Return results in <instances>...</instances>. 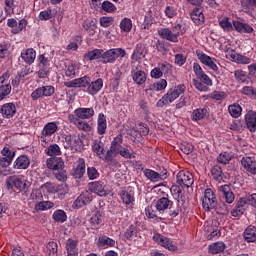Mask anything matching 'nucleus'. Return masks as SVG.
Instances as JSON below:
<instances>
[{"label":"nucleus","instance_id":"f257e3e1","mask_svg":"<svg viewBox=\"0 0 256 256\" xmlns=\"http://www.w3.org/2000/svg\"><path fill=\"white\" fill-rule=\"evenodd\" d=\"M193 71L198 79H193L194 87L197 89V91L207 93V91H209V87L213 86V80H211V77H209V75L203 71V68L199 63L193 64Z\"/></svg>","mask_w":256,"mask_h":256},{"label":"nucleus","instance_id":"f03ea898","mask_svg":"<svg viewBox=\"0 0 256 256\" xmlns=\"http://www.w3.org/2000/svg\"><path fill=\"white\" fill-rule=\"evenodd\" d=\"M185 89H187V86H185V84H179L176 87L169 89L167 93L160 100L157 101L156 107H165V105L173 103L175 99L185 93Z\"/></svg>","mask_w":256,"mask_h":256},{"label":"nucleus","instance_id":"7ed1b4c3","mask_svg":"<svg viewBox=\"0 0 256 256\" xmlns=\"http://www.w3.org/2000/svg\"><path fill=\"white\" fill-rule=\"evenodd\" d=\"M126 55L127 51L123 48H111L106 51L102 49V60H100V63H103V65L113 64L119 57L123 59Z\"/></svg>","mask_w":256,"mask_h":256},{"label":"nucleus","instance_id":"20e7f679","mask_svg":"<svg viewBox=\"0 0 256 256\" xmlns=\"http://www.w3.org/2000/svg\"><path fill=\"white\" fill-rule=\"evenodd\" d=\"M63 146L65 149H70L71 151H81L83 149V140L79 135H64Z\"/></svg>","mask_w":256,"mask_h":256},{"label":"nucleus","instance_id":"39448f33","mask_svg":"<svg viewBox=\"0 0 256 256\" xmlns=\"http://www.w3.org/2000/svg\"><path fill=\"white\" fill-rule=\"evenodd\" d=\"M10 77L11 73L9 71L4 72L0 76V102L4 101V99H7V97L11 95L13 88L11 86V82H9Z\"/></svg>","mask_w":256,"mask_h":256},{"label":"nucleus","instance_id":"423d86ee","mask_svg":"<svg viewBox=\"0 0 256 256\" xmlns=\"http://www.w3.org/2000/svg\"><path fill=\"white\" fill-rule=\"evenodd\" d=\"M123 149V135H116L111 141L110 148L107 150V156L110 158V161L117 159L119 157V152Z\"/></svg>","mask_w":256,"mask_h":256},{"label":"nucleus","instance_id":"0eeeda50","mask_svg":"<svg viewBox=\"0 0 256 256\" xmlns=\"http://www.w3.org/2000/svg\"><path fill=\"white\" fill-rule=\"evenodd\" d=\"M46 166L51 171H54V175L58 181H67V172L63 170L65 167L64 161H47ZM55 171H57L55 173Z\"/></svg>","mask_w":256,"mask_h":256},{"label":"nucleus","instance_id":"6e6552de","mask_svg":"<svg viewBox=\"0 0 256 256\" xmlns=\"http://www.w3.org/2000/svg\"><path fill=\"white\" fill-rule=\"evenodd\" d=\"M55 95V87L52 85H46L36 88L30 94L32 101H39V99H44V97H53Z\"/></svg>","mask_w":256,"mask_h":256},{"label":"nucleus","instance_id":"1a4fd4ad","mask_svg":"<svg viewBox=\"0 0 256 256\" xmlns=\"http://www.w3.org/2000/svg\"><path fill=\"white\" fill-rule=\"evenodd\" d=\"M202 207L205 209V211H211V209L217 207V197L215 196V192H213V190L210 188H207L204 191Z\"/></svg>","mask_w":256,"mask_h":256},{"label":"nucleus","instance_id":"9d476101","mask_svg":"<svg viewBox=\"0 0 256 256\" xmlns=\"http://www.w3.org/2000/svg\"><path fill=\"white\" fill-rule=\"evenodd\" d=\"M101 139H103V137L92 141V151L99 159H102V161H110L107 150L105 149V144Z\"/></svg>","mask_w":256,"mask_h":256},{"label":"nucleus","instance_id":"9b49d317","mask_svg":"<svg viewBox=\"0 0 256 256\" xmlns=\"http://www.w3.org/2000/svg\"><path fill=\"white\" fill-rule=\"evenodd\" d=\"M197 57L203 65L209 67L215 73H219V67L217 66V59L211 57L204 52H197Z\"/></svg>","mask_w":256,"mask_h":256},{"label":"nucleus","instance_id":"f8f14e48","mask_svg":"<svg viewBox=\"0 0 256 256\" xmlns=\"http://www.w3.org/2000/svg\"><path fill=\"white\" fill-rule=\"evenodd\" d=\"M176 179V183L180 185V187H186L187 189H189V187L195 183L193 174H191V172H185L184 170L178 172Z\"/></svg>","mask_w":256,"mask_h":256},{"label":"nucleus","instance_id":"ddd939ff","mask_svg":"<svg viewBox=\"0 0 256 256\" xmlns=\"http://www.w3.org/2000/svg\"><path fill=\"white\" fill-rule=\"evenodd\" d=\"M93 201V192L91 190H86L82 192L78 198L74 201V207L81 209V207H85V205H89Z\"/></svg>","mask_w":256,"mask_h":256},{"label":"nucleus","instance_id":"4468645a","mask_svg":"<svg viewBox=\"0 0 256 256\" xmlns=\"http://www.w3.org/2000/svg\"><path fill=\"white\" fill-rule=\"evenodd\" d=\"M3 119H13L17 114V106L13 102L5 103L0 108Z\"/></svg>","mask_w":256,"mask_h":256},{"label":"nucleus","instance_id":"2eb2a0df","mask_svg":"<svg viewBox=\"0 0 256 256\" xmlns=\"http://www.w3.org/2000/svg\"><path fill=\"white\" fill-rule=\"evenodd\" d=\"M57 131H59V122H48L42 129V136L40 137L41 141L45 143L47 141L46 137H51V135H54Z\"/></svg>","mask_w":256,"mask_h":256},{"label":"nucleus","instance_id":"dca6fc26","mask_svg":"<svg viewBox=\"0 0 256 256\" xmlns=\"http://www.w3.org/2000/svg\"><path fill=\"white\" fill-rule=\"evenodd\" d=\"M153 240L158 243V245H161V247L168 249V251H177V246L173 244V241L161 234H155Z\"/></svg>","mask_w":256,"mask_h":256},{"label":"nucleus","instance_id":"f3484780","mask_svg":"<svg viewBox=\"0 0 256 256\" xmlns=\"http://www.w3.org/2000/svg\"><path fill=\"white\" fill-rule=\"evenodd\" d=\"M244 122L246 125V129L250 131V133H256V112L253 110H249L244 116Z\"/></svg>","mask_w":256,"mask_h":256},{"label":"nucleus","instance_id":"a211bd4d","mask_svg":"<svg viewBox=\"0 0 256 256\" xmlns=\"http://www.w3.org/2000/svg\"><path fill=\"white\" fill-rule=\"evenodd\" d=\"M228 55L231 59V61H233V63H237L238 65H250L251 63V58L242 55L240 53H237L235 50L231 49L228 52Z\"/></svg>","mask_w":256,"mask_h":256},{"label":"nucleus","instance_id":"6ab92c4d","mask_svg":"<svg viewBox=\"0 0 256 256\" xmlns=\"http://www.w3.org/2000/svg\"><path fill=\"white\" fill-rule=\"evenodd\" d=\"M158 35L161 39H165V41H169L170 43H179L177 34H174L171 28H160L158 30Z\"/></svg>","mask_w":256,"mask_h":256},{"label":"nucleus","instance_id":"aec40b11","mask_svg":"<svg viewBox=\"0 0 256 256\" xmlns=\"http://www.w3.org/2000/svg\"><path fill=\"white\" fill-rule=\"evenodd\" d=\"M92 187L94 193L99 195V197H107V195H111V190H109V186L105 184L103 181H97L92 183Z\"/></svg>","mask_w":256,"mask_h":256},{"label":"nucleus","instance_id":"412c9836","mask_svg":"<svg viewBox=\"0 0 256 256\" xmlns=\"http://www.w3.org/2000/svg\"><path fill=\"white\" fill-rule=\"evenodd\" d=\"M20 57L27 65H33L35 63V59H37V52L35 49L29 48L23 50Z\"/></svg>","mask_w":256,"mask_h":256},{"label":"nucleus","instance_id":"4be33fe9","mask_svg":"<svg viewBox=\"0 0 256 256\" xmlns=\"http://www.w3.org/2000/svg\"><path fill=\"white\" fill-rule=\"evenodd\" d=\"M101 89H103V78H98L95 81L89 82L86 93H88V95L95 96L99 91H101Z\"/></svg>","mask_w":256,"mask_h":256},{"label":"nucleus","instance_id":"5701e85b","mask_svg":"<svg viewBox=\"0 0 256 256\" xmlns=\"http://www.w3.org/2000/svg\"><path fill=\"white\" fill-rule=\"evenodd\" d=\"M84 61H103V49H93L84 54Z\"/></svg>","mask_w":256,"mask_h":256},{"label":"nucleus","instance_id":"b1692460","mask_svg":"<svg viewBox=\"0 0 256 256\" xmlns=\"http://www.w3.org/2000/svg\"><path fill=\"white\" fill-rule=\"evenodd\" d=\"M233 27L237 33L251 34L253 31H255L253 26L249 25L248 23H243L239 20H233Z\"/></svg>","mask_w":256,"mask_h":256},{"label":"nucleus","instance_id":"393cba45","mask_svg":"<svg viewBox=\"0 0 256 256\" xmlns=\"http://www.w3.org/2000/svg\"><path fill=\"white\" fill-rule=\"evenodd\" d=\"M191 20L197 26L205 23V14H203V8H195L190 14Z\"/></svg>","mask_w":256,"mask_h":256},{"label":"nucleus","instance_id":"a878e982","mask_svg":"<svg viewBox=\"0 0 256 256\" xmlns=\"http://www.w3.org/2000/svg\"><path fill=\"white\" fill-rule=\"evenodd\" d=\"M74 114L78 119H91L95 115V110L93 108H77L74 110Z\"/></svg>","mask_w":256,"mask_h":256},{"label":"nucleus","instance_id":"bb28decb","mask_svg":"<svg viewBox=\"0 0 256 256\" xmlns=\"http://www.w3.org/2000/svg\"><path fill=\"white\" fill-rule=\"evenodd\" d=\"M131 75L132 80L134 81V83H136V85H145V83L147 82V73H145V71L143 70H132Z\"/></svg>","mask_w":256,"mask_h":256},{"label":"nucleus","instance_id":"cd10ccee","mask_svg":"<svg viewBox=\"0 0 256 256\" xmlns=\"http://www.w3.org/2000/svg\"><path fill=\"white\" fill-rule=\"evenodd\" d=\"M147 51L143 47V44H137L135 49L132 52L131 59L132 61H141L145 59Z\"/></svg>","mask_w":256,"mask_h":256},{"label":"nucleus","instance_id":"c85d7f7f","mask_svg":"<svg viewBox=\"0 0 256 256\" xmlns=\"http://www.w3.org/2000/svg\"><path fill=\"white\" fill-rule=\"evenodd\" d=\"M97 133L98 135H105L107 133V116L103 113L98 114Z\"/></svg>","mask_w":256,"mask_h":256},{"label":"nucleus","instance_id":"c756f323","mask_svg":"<svg viewBox=\"0 0 256 256\" xmlns=\"http://www.w3.org/2000/svg\"><path fill=\"white\" fill-rule=\"evenodd\" d=\"M245 205H247V199L240 198L235 208L231 211L232 217H241L245 213Z\"/></svg>","mask_w":256,"mask_h":256},{"label":"nucleus","instance_id":"7c9ffc66","mask_svg":"<svg viewBox=\"0 0 256 256\" xmlns=\"http://www.w3.org/2000/svg\"><path fill=\"white\" fill-rule=\"evenodd\" d=\"M220 193H222V197L225 199L226 203H233L235 201V194L231 191V186L223 185L219 189Z\"/></svg>","mask_w":256,"mask_h":256},{"label":"nucleus","instance_id":"2f4dec72","mask_svg":"<svg viewBox=\"0 0 256 256\" xmlns=\"http://www.w3.org/2000/svg\"><path fill=\"white\" fill-rule=\"evenodd\" d=\"M65 75L66 77H69V79H75V77L79 75V66L72 62H68L65 68Z\"/></svg>","mask_w":256,"mask_h":256},{"label":"nucleus","instance_id":"473e14b6","mask_svg":"<svg viewBox=\"0 0 256 256\" xmlns=\"http://www.w3.org/2000/svg\"><path fill=\"white\" fill-rule=\"evenodd\" d=\"M83 29L88 33L89 37H93L97 33V22L94 20H85L82 24Z\"/></svg>","mask_w":256,"mask_h":256},{"label":"nucleus","instance_id":"72a5a7b5","mask_svg":"<svg viewBox=\"0 0 256 256\" xmlns=\"http://www.w3.org/2000/svg\"><path fill=\"white\" fill-rule=\"evenodd\" d=\"M207 113H209L207 108H197L192 111L190 117L193 121H203L207 117Z\"/></svg>","mask_w":256,"mask_h":256},{"label":"nucleus","instance_id":"f704fd0d","mask_svg":"<svg viewBox=\"0 0 256 256\" xmlns=\"http://www.w3.org/2000/svg\"><path fill=\"white\" fill-rule=\"evenodd\" d=\"M131 133L132 135H135L136 139H140L141 137L149 135V126L145 123H140L138 130L132 129Z\"/></svg>","mask_w":256,"mask_h":256},{"label":"nucleus","instance_id":"c9c22d12","mask_svg":"<svg viewBox=\"0 0 256 256\" xmlns=\"http://www.w3.org/2000/svg\"><path fill=\"white\" fill-rule=\"evenodd\" d=\"M171 200L167 197H162L156 201V209L158 213H163L166 209H169V206L171 205Z\"/></svg>","mask_w":256,"mask_h":256},{"label":"nucleus","instance_id":"e433bc0d","mask_svg":"<svg viewBox=\"0 0 256 256\" xmlns=\"http://www.w3.org/2000/svg\"><path fill=\"white\" fill-rule=\"evenodd\" d=\"M234 79H236L237 83L249 85V76L247 75V72L241 69L234 71Z\"/></svg>","mask_w":256,"mask_h":256},{"label":"nucleus","instance_id":"4c0bfd02","mask_svg":"<svg viewBox=\"0 0 256 256\" xmlns=\"http://www.w3.org/2000/svg\"><path fill=\"white\" fill-rule=\"evenodd\" d=\"M228 112L234 119H238L241 117V113H243V108L239 103H234L228 106Z\"/></svg>","mask_w":256,"mask_h":256},{"label":"nucleus","instance_id":"58836bf2","mask_svg":"<svg viewBox=\"0 0 256 256\" xmlns=\"http://www.w3.org/2000/svg\"><path fill=\"white\" fill-rule=\"evenodd\" d=\"M172 32H174V35L179 39L181 35H185L187 33V28H185V25L179 23V22H174L170 28Z\"/></svg>","mask_w":256,"mask_h":256},{"label":"nucleus","instance_id":"ea45409f","mask_svg":"<svg viewBox=\"0 0 256 256\" xmlns=\"http://www.w3.org/2000/svg\"><path fill=\"white\" fill-rule=\"evenodd\" d=\"M244 239L247 243H255L256 241V228L249 226L244 232Z\"/></svg>","mask_w":256,"mask_h":256},{"label":"nucleus","instance_id":"a19ab883","mask_svg":"<svg viewBox=\"0 0 256 256\" xmlns=\"http://www.w3.org/2000/svg\"><path fill=\"white\" fill-rule=\"evenodd\" d=\"M164 15L166 19H175L178 15L177 6L173 4L167 5L164 9Z\"/></svg>","mask_w":256,"mask_h":256},{"label":"nucleus","instance_id":"79ce46f5","mask_svg":"<svg viewBox=\"0 0 256 256\" xmlns=\"http://www.w3.org/2000/svg\"><path fill=\"white\" fill-rule=\"evenodd\" d=\"M119 195L124 205H131L135 201L133 194L127 190H121Z\"/></svg>","mask_w":256,"mask_h":256},{"label":"nucleus","instance_id":"37998d69","mask_svg":"<svg viewBox=\"0 0 256 256\" xmlns=\"http://www.w3.org/2000/svg\"><path fill=\"white\" fill-rule=\"evenodd\" d=\"M120 29L124 33H131V30L133 29V21L131 18H123L120 21Z\"/></svg>","mask_w":256,"mask_h":256},{"label":"nucleus","instance_id":"c03bdc74","mask_svg":"<svg viewBox=\"0 0 256 256\" xmlns=\"http://www.w3.org/2000/svg\"><path fill=\"white\" fill-rule=\"evenodd\" d=\"M124 237L125 239H127L128 241H133L134 239L137 238V226L135 225H130L125 233H124Z\"/></svg>","mask_w":256,"mask_h":256},{"label":"nucleus","instance_id":"a18cd8bd","mask_svg":"<svg viewBox=\"0 0 256 256\" xmlns=\"http://www.w3.org/2000/svg\"><path fill=\"white\" fill-rule=\"evenodd\" d=\"M225 251V243L216 242L209 246V253L212 255H217V253H223Z\"/></svg>","mask_w":256,"mask_h":256},{"label":"nucleus","instance_id":"49530a36","mask_svg":"<svg viewBox=\"0 0 256 256\" xmlns=\"http://www.w3.org/2000/svg\"><path fill=\"white\" fill-rule=\"evenodd\" d=\"M240 93H242V95H245L246 97H249V99H256V88L253 86L242 87Z\"/></svg>","mask_w":256,"mask_h":256},{"label":"nucleus","instance_id":"de8ad7c7","mask_svg":"<svg viewBox=\"0 0 256 256\" xmlns=\"http://www.w3.org/2000/svg\"><path fill=\"white\" fill-rule=\"evenodd\" d=\"M11 161L0 162V175H11L13 173V168H10Z\"/></svg>","mask_w":256,"mask_h":256},{"label":"nucleus","instance_id":"09e8293b","mask_svg":"<svg viewBox=\"0 0 256 256\" xmlns=\"http://www.w3.org/2000/svg\"><path fill=\"white\" fill-rule=\"evenodd\" d=\"M46 155H48V157H57L61 155V147H59L57 144H51L46 149Z\"/></svg>","mask_w":256,"mask_h":256},{"label":"nucleus","instance_id":"8fccbe9b","mask_svg":"<svg viewBox=\"0 0 256 256\" xmlns=\"http://www.w3.org/2000/svg\"><path fill=\"white\" fill-rule=\"evenodd\" d=\"M76 88L87 89L89 87V83H91V77L83 76L80 78H76Z\"/></svg>","mask_w":256,"mask_h":256},{"label":"nucleus","instance_id":"3c124183","mask_svg":"<svg viewBox=\"0 0 256 256\" xmlns=\"http://www.w3.org/2000/svg\"><path fill=\"white\" fill-rule=\"evenodd\" d=\"M52 218L56 223H65V221H67V214L63 210H56L53 213Z\"/></svg>","mask_w":256,"mask_h":256},{"label":"nucleus","instance_id":"603ef678","mask_svg":"<svg viewBox=\"0 0 256 256\" xmlns=\"http://www.w3.org/2000/svg\"><path fill=\"white\" fill-rule=\"evenodd\" d=\"M72 175L75 179H81L85 175V162L79 164L76 168L73 169Z\"/></svg>","mask_w":256,"mask_h":256},{"label":"nucleus","instance_id":"864d4df0","mask_svg":"<svg viewBox=\"0 0 256 256\" xmlns=\"http://www.w3.org/2000/svg\"><path fill=\"white\" fill-rule=\"evenodd\" d=\"M46 251L49 256H58L59 246L57 242H49L46 246Z\"/></svg>","mask_w":256,"mask_h":256},{"label":"nucleus","instance_id":"5fc2aeb1","mask_svg":"<svg viewBox=\"0 0 256 256\" xmlns=\"http://www.w3.org/2000/svg\"><path fill=\"white\" fill-rule=\"evenodd\" d=\"M1 155L4 157V161H13L15 159V151L9 147H4L1 151Z\"/></svg>","mask_w":256,"mask_h":256},{"label":"nucleus","instance_id":"6e6d98bb","mask_svg":"<svg viewBox=\"0 0 256 256\" xmlns=\"http://www.w3.org/2000/svg\"><path fill=\"white\" fill-rule=\"evenodd\" d=\"M12 181H14V187L18 191H23L27 187V183L23 178H19L18 176H12Z\"/></svg>","mask_w":256,"mask_h":256},{"label":"nucleus","instance_id":"4d7b16f0","mask_svg":"<svg viewBox=\"0 0 256 256\" xmlns=\"http://www.w3.org/2000/svg\"><path fill=\"white\" fill-rule=\"evenodd\" d=\"M100 9H102V11H105V13H115V11H117V6L106 0L102 2Z\"/></svg>","mask_w":256,"mask_h":256},{"label":"nucleus","instance_id":"13d9d810","mask_svg":"<svg viewBox=\"0 0 256 256\" xmlns=\"http://www.w3.org/2000/svg\"><path fill=\"white\" fill-rule=\"evenodd\" d=\"M37 65L38 67H43V68H49V66L51 65V61L49 60L48 57H46L45 54H40L37 57Z\"/></svg>","mask_w":256,"mask_h":256},{"label":"nucleus","instance_id":"bf43d9fd","mask_svg":"<svg viewBox=\"0 0 256 256\" xmlns=\"http://www.w3.org/2000/svg\"><path fill=\"white\" fill-rule=\"evenodd\" d=\"M241 165H243L249 173L256 175V161H241Z\"/></svg>","mask_w":256,"mask_h":256},{"label":"nucleus","instance_id":"052dcab7","mask_svg":"<svg viewBox=\"0 0 256 256\" xmlns=\"http://www.w3.org/2000/svg\"><path fill=\"white\" fill-rule=\"evenodd\" d=\"M219 25L223 30L228 32H231L233 29H235L233 22L231 23L227 17H224L222 20H220Z\"/></svg>","mask_w":256,"mask_h":256},{"label":"nucleus","instance_id":"680f3d73","mask_svg":"<svg viewBox=\"0 0 256 256\" xmlns=\"http://www.w3.org/2000/svg\"><path fill=\"white\" fill-rule=\"evenodd\" d=\"M211 173L213 179H215L216 181H221V179H223V169L221 168V166H213Z\"/></svg>","mask_w":256,"mask_h":256},{"label":"nucleus","instance_id":"e2e57ef3","mask_svg":"<svg viewBox=\"0 0 256 256\" xmlns=\"http://www.w3.org/2000/svg\"><path fill=\"white\" fill-rule=\"evenodd\" d=\"M99 245L100 247H115V240L107 236H102L99 238Z\"/></svg>","mask_w":256,"mask_h":256},{"label":"nucleus","instance_id":"0e129e2a","mask_svg":"<svg viewBox=\"0 0 256 256\" xmlns=\"http://www.w3.org/2000/svg\"><path fill=\"white\" fill-rule=\"evenodd\" d=\"M179 149L184 153V155H190L192 151H194L195 146L188 142H183L179 145Z\"/></svg>","mask_w":256,"mask_h":256},{"label":"nucleus","instance_id":"69168bd1","mask_svg":"<svg viewBox=\"0 0 256 256\" xmlns=\"http://www.w3.org/2000/svg\"><path fill=\"white\" fill-rule=\"evenodd\" d=\"M10 45L7 42L0 43V59H5L10 54Z\"/></svg>","mask_w":256,"mask_h":256},{"label":"nucleus","instance_id":"338daca9","mask_svg":"<svg viewBox=\"0 0 256 256\" xmlns=\"http://www.w3.org/2000/svg\"><path fill=\"white\" fill-rule=\"evenodd\" d=\"M144 175L147 179H150V181H159L161 179L159 173L149 169L144 170Z\"/></svg>","mask_w":256,"mask_h":256},{"label":"nucleus","instance_id":"774afa93","mask_svg":"<svg viewBox=\"0 0 256 256\" xmlns=\"http://www.w3.org/2000/svg\"><path fill=\"white\" fill-rule=\"evenodd\" d=\"M118 155L123 157V159H135V152H131L128 148H122Z\"/></svg>","mask_w":256,"mask_h":256}]
</instances>
